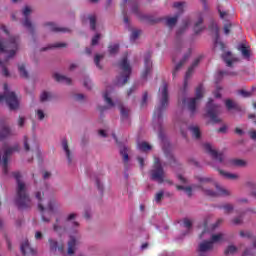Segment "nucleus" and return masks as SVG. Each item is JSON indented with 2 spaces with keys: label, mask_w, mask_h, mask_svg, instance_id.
I'll use <instances>...</instances> for the list:
<instances>
[{
  "label": "nucleus",
  "mask_w": 256,
  "mask_h": 256,
  "mask_svg": "<svg viewBox=\"0 0 256 256\" xmlns=\"http://www.w3.org/2000/svg\"><path fill=\"white\" fill-rule=\"evenodd\" d=\"M222 209H224L225 213H231L233 211L234 207L232 204H226L222 206Z\"/></svg>",
  "instance_id": "6e6d98bb"
},
{
  "label": "nucleus",
  "mask_w": 256,
  "mask_h": 256,
  "mask_svg": "<svg viewBox=\"0 0 256 256\" xmlns=\"http://www.w3.org/2000/svg\"><path fill=\"white\" fill-rule=\"evenodd\" d=\"M218 172L220 173V175L222 177H224V179H230L231 181H235L236 179H239V175H237V174L225 172L221 169H218Z\"/></svg>",
  "instance_id": "473e14b6"
},
{
  "label": "nucleus",
  "mask_w": 256,
  "mask_h": 256,
  "mask_svg": "<svg viewBox=\"0 0 256 256\" xmlns=\"http://www.w3.org/2000/svg\"><path fill=\"white\" fill-rule=\"evenodd\" d=\"M9 86L4 84V95L0 94V103L1 101H5L11 111H15V109H19V100L17 99V95L15 92H8Z\"/></svg>",
  "instance_id": "6e6552de"
},
{
  "label": "nucleus",
  "mask_w": 256,
  "mask_h": 256,
  "mask_svg": "<svg viewBox=\"0 0 256 256\" xmlns=\"http://www.w3.org/2000/svg\"><path fill=\"white\" fill-rule=\"evenodd\" d=\"M17 49H19V38L12 36L7 42L0 40V53H9L8 59H11V57H15ZM0 67H2V74L4 75V77H9V70L5 65H3V62L1 60Z\"/></svg>",
  "instance_id": "39448f33"
},
{
  "label": "nucleus",
  "mask_w": 256,
  "mask_h": 256,
  "mask_svg": "<svg viewBox=\"0 0 256 256\" xmlns=\"http://www.w3.org/2000/svg\"><path fill=\"white\" fill-rule=\"evenodd\" d=\"M218 75H219V77H223L224 75H237V73H235V72H227L225 70H220V71H218Z\"/></svg>",
  "instance_id": "13d9d810"
},
{
  "label": "nucleus",
  "mask_w": 256,
  "mask_h": 256,
  "mask_svg": "<svg viewBox=\"0 0 256 256\" xmlns=\"http://www.w3.org/2000/svg\"><path fill=\"white\" fill-rule=\"evenodd\" d=\"M101 59H103V55L101 54H96L94 57V63L96 65V67H98V69H103V67H101Z\"/></svg>",
  "instance_id": "de8ad7c7"
},
{
  "label": "nucleus",
  "mask_w": 256,
  "mask_h": 256,
  "mask_svg": "<svg viewBox=\"0 0 256 256\" xmlns=\"http://www.w3.org/2000/svg\"><path fill=\"white\" fill-rule=\"evenodd\" d=\"M141 35V30H133L130 36L131 41H135Z\"/></svg>",
  "instance_id": "603ef678"
},
{
  "label": "nucleus",
  "mask_w": 256,
  "mask_h": 256,
  "mask_svg": "<svg viewBox=\"0 0 256 256\" xmlns=\"http://www.w3.org/2000/svg\"><path fill=\"white\" fill-rule=\"evenodd\" d=\"M13 151H19V145H15L14 147H9L4 151L3 156L0 154V163H2L3 173L7 175L9 173L8 165H9V157L13 155Z\"/></svg>",
  "instance_id": "f8f14e48"
},
{
  "label": "nucleus",
  "mask_w": 256,
  "mask_h": 256,
  "mask_svg": "<svg viewBox=\"0 0 256 256\" xmlns=\"http://www.w3.org/2000/svg\"><path fill=\"white\" fill-rule=\"evenodd\" d=\"M53 229L56 233H63V231H67V228L59 226V218L56 219V223L53 225Z\"/></svg>",
  "instance_id": "c03bdc74"
},
{
  "label": "nucleus",
  "mask_w": 256,
  "mask_h": 256,
  "mask_svg": "<svg viewBox=\"0 0 256 256\" xmlns=\"http://www.w3.org/2000/svg\"><path fill=\"white\" fill-rule=\"evenodd\" d=\"M184 227L185 229H187V231H191L192 227H193V222H191V220L189 218H185L183 221Z\"/></svg>",
  "instance_id": "3c124183"
},
{
  "label": "nucleus",
  "mask_w": 256,
  "mask_h": 256,
  "mask_svg": "<svg viewBox=\"0 0 256 256\" xmlns=\"http://www.w3.org/2000/svg\"><path fill=\"white\" fill-rule=\"evenodd\" d=\"M77 219V213H70L66 216L65 221L69 223L70 227L68 229L70 240L68 241V255H74L77 245H79V227L81 224L75 221Z\"/></svg>",
  "instance_id": "20e7f679"
},
{
  "label": "nucleus",
  "mask_w": 256,
  "mask_h": 256,
  "mask_svg": "<svg viewBox=\"0 0 256 256\" xmlns=\"http://www.w3.org/2000/svg\"><path fill=\"white\" fill-rule=\"evenodd\" d=\"M189 131H191L194 139H201V130L199 129V126H190Z\"/></svg>",
  "instance_id": "72a5a7b5"
},
{
  "label": "nucleus",
  "mask_w": 256,
  "mask_h": 256,
  "mask_svg": "<svg viewBox=\"0 0 256 256\" xmlns=\"http://www.w3.org/2000/svg\"><path fill=\"white\" fill-rule=\"evenodd\" d=\"M88 19L90 21V29L95 31L97 29V17L95 15H90Z\"/></svg>",
  "instance_id": "58836bf2"
},
{
  "label": "nucleus",
  "mask_w": 256,
  "mask_h": 256,
  "mask_svg": "<svg viewBox=\"0 0 256 256\" xmlns=\"http://www.w3.org/2000/svg\"><path fill=\"white\" fill-rule=\"evenodd\" d=\"M51 99V93L50 92H43L40 95V101L42 103H45V101H49Z\"/></svg>",
  "instance_id": "09e8293b"
},
{
  "label": "nucleus",
  "mask_w": 256,
  "mask_h": 256,
  "mask_svg": "<svg viewBox=\"0 0 256 256\" xmlns=\"http://www.w3.org/2000/svg\"><path fill=\"white\" fill-rule=\"evenodd\" d=\"M160 91L161 94L158 96V105L154 109L153 124L154 129L160 131V139H163V136H161V131L163 129V113H165L167 107H169V86L167 83L164 82L162 84Z\"/></svg>",
  "instance_id": "f257e3e1"
},
{
  "label": "nucleus",
  "mask_w": 256,
  "mask_h": 256,
  "mask_svg": "<svg viewBox=\"0 0 256 256\" xmlns=\"http://www.w3.org/2000/svg\"><path fill=\"white\" fill-rule=\"evenodd\" d=\"M99 39H101V34H96V35L92 38L91 45H93V46L97 45V43H99Z\"/></svg>",
  "instance_id": "bf43d9fd"
},
{
  "label": "nucleus",
  "mask_w": 256,
  "mask_h": 256,
  "mask_svg": "<svg viewBox=\"0 0 256 256\" xmlns=\"http://www.w3.org/2000/svg\"><path fill=\"white\" fill-rule=\"evenodd\" d=\"M110 55H115L119 53V44H113L108 47Z\"/></svg>",
  "instance_id": "49530a36"
},
{
  "label": "nucleus",
  "mask_w": 256,
  "mask_h": 256,
  "mask_svg": "<svg viewBox=\"0 0 256 256\" xmlns=\"http://www.w3.org/2000/svg\"><path fill=\"white\" fill-rule=\"evenodd\" d=\"M128 151H129V149L125 146L120 150V155H122V157H123L125 167H127V163H129Z\"/></svg>",
  "instance_id": "f704fd0d"
},
{
  "label": "nucleus",
  "mask_w": 256,
  "mask_h": 256,
  "mask_svg": "<svg viewBox=\"0 0 256 256\" xmlns=\"http://www.w3.org/2000/svg\"><path fill=\"white\" fill-rule=\"evenodd\" d=\"M220 241H223V234L219 233V234H213L211 237L210 242L212 243V245L214 243H220Z\"/></svg>",
  "instance_id": "a19ab883"
},
{
  "label": "nucleus",
  "mask_w": 256,
  "mask_h": 256,
  "mask_svg": "<svg viewBox=\"0 0 256 256\" xmlns=\"http://www.w3.org/2000/svg\"><path fill=\"white\" fill-rule=\"evenodd\" d=\"M118 67L121 71L118 81H121L122 79V85H127L132 72L131 64H129L127 56H124L122 58V60L118 63Z\"/></svg>",
  "instance_id": "9d476101"
},
{
  "label": "nucleus",
  "mask_w": 256,
  "mask_h": 256,
  "mask_svg": "<svg viewBox=\"0 0 256 256\" xmlns=\"http://www.w3.org/2000/svg\"><path fill=\"white\" fill-rule=\"evenodd\" d=\"M201 59H203V56H198L192 63V65L188 68L185 79H184V87H187V81L191 78V75H193V71H195V67H198L201 63Z\"/></svg>",
  "instance_id": "f3484780"
},
{
  "label": "nucleus",
  "mask_w": 256,
  "mask_h": 256,
  "mask_svg": "<svg viewBox=\"0 0 256 256\" xmlns=\"http://www.w3.org/2000/svg\"><path fill=\"white\" fill-rule=\"evenodd\" d=\"M225 107L228 111H238V113H241V111H243V108L241 107V105H239V103L231 100V99H226L225 100Z\"/></svg>",
  "instance_id": "412c9836"
},
{
  "label": "nucleus",
  "mask_w": 256,
  "mask_h": 256,
  "mask_svg": "<svg viewBox=\"0 0 256 256\" xmlns=\"http://www.w3.org/2000/svg\"><path fill=\"white\" fill-rule=\"evenodd\" d=\"M240 95H242V97H244V98L252 97L253 92H249V91H246V90H240Z\"/></svg>",
  "instance_id": "4d7b16f0"
},
{
  "label": "nucleus",
  "mask_w": 256,
  "mask_h": 256,
  "mask_svg": "<svg viewBox=\"0 0 256 256\" xmlns=\"http://www.w3.org/2000/svg\"><path fill=\"white\" fill-rule=\"evenodd\" d=\"M175 9H178V14L174 17H168L166 19L167 27H175L177 25V21L179 19V15L183 13V8L185 7V2H176L173 4Z\"/></svg>",
  "instance_id": "ddd939ff"
},
{
  "label": "nucleus",
  "mask_w": 256,
  "mask_h": 256,
  "mask_svg": "<svg viewBox=\"0 0 256 256\" xmlns=\"http://www.w3.org/2000/svg\"><path fill=\"white\" fill-rule=\"evenodd\" d=\"M36 114L39 121H43V119H45V112H43V110H37Z\"/></svg>",
  "instance_id": "052dcab7"
},
{
  "label": "nucleus",
  "mask_w": 256,
  "mask_h": 256,
  "mask_svg": "<svg viewBox=\"0 0 256 256\" xmlns=\"http://www.w3.org/2000/svg\"><path fill=\"white\" fill-rule=\"evenodd\" d=\"M23 15L25 17L23 21V26L30 31V33H33L35 29L33 28V24L31 23V20L29 19V15H31V8L29 6H26L23 10Z\"/></svg>",
  "instance_id": "a211bd4d"
},
{
  "label": "nucleus",
  "mask_w": 256,
  "mask_h": 256,
  "mask_svg": "<svg viewBox=\"0 0 256 256\" xmlns=\"http://www.w3.org/2000/svg\"><path fill=\"white\" fill-rule=\"evenodd\" d=\"M45 25L46 27H49V31H52L53 33H69V31H71L69 28L59 27L53 22H48Z\"/></svg>",
  "instance_id": "b1692460"
},
{
  "label": "nucleus",
  "mask_w": 256,
  "mask_h": 256,
  "mask_svg": "<svg viewBox=\"0 0 256 256\" xmlns=\"http://www.w3.org/2000/svg\"><path fill=\"white\" fill-rule=\"evenodd\" d=\"M197 180L199 181L200 189H203L204 193L208 195V197H228V195H231V192L229 190L219 186L216 184V192L213 190H207L203 188L204 185H207V183H213V178L211 177H198Z\"/></svg>",
  "instance_id": "423d86ee"
},
{
  "label": "nucleus",
  "mask_w": 256,
  "mask_h": 256,
  "mask_svg": "<svg viewBox=\"0 0 256 256\" xmlns=\"http://www.w3.org/2000/svg\"><path fill=\"white\" fill-rule=\"evenodd\" d=\"M230 163L234 167H245V165H247V162L245 160H241V159H233L230 161Z\"/></svg>",
  "instance_id": "4c0bfd02"
},
{
  "label": "nucleus",
  "mask_w": 256,
  "mask_h": 256,
  "mask_svg": "<svg viewBox=\"0 0 256 256\" xmlns=\"http://www.w3.org/2000/svg\"><path fill=\"white\" fill-rule=\"evenodd\" d=\"M189 57H191V50H189L188 53L184 55L182 60H180V62L175 66V68L172 72L173 79H175L177 77V73H179V71H181V67H183V65H185V63L187 62V59H189Z\"/></svg>",
  "instance_id": "6ab92c4d"
},
{
  "label": "nucleus",
  "mask_w": 256,
  "mask_h": 256,
  "mask_svg": "<svg viewBox=\"0 0 256 256\" xmlns=\"http://www.w3.org/2000/svg\"><path fill=\"white\" fill-rule=\"evenodd\" d=\"M96 186H97V189L100 191V193L103 194V184H101L99 179H96Z\"/></svg>",
  "instance_id": "e2e57ef3"
},
{
  "label": "nucleus",
  "mask_w": 256,
  "mask_h": 256,
  "mask_svg": "<svg viewBox=\"0 0 256 256\" xmlns=\"http://www.w3.org/2000/svg\"><path fill=\"white\" fill-rule=\"evenodd\" d=\"M62 147H63V149H64V151L66 153V157L68 159V163H69V165H71V163H72L71 150H69V143L67 142V139H64L62 141Z\"/></svg>",
  "instance_id": "2f4dec72"
},
{
  "label": "nucleus",
  "mask_w": 256,
  "mask_h": 256,
  "mask_svg": "<svg viewBox=\"0 0 256 256\" xmlns=\"http://www.w3.org/2000/svg\"><path fill=\"white\" fill-rule=\"evenodd\" d=\"M205 26H203V17H199L197 22L194 24V33L195 35H199L202 31H204Z\"/></svg>",
  "instance_id": "bb28decb"
},
{
  "label": "nucleus",
  "mask_w": 256,
  "mask_h": 256,
  "mask_svg": "<svg viewBox=\"0 0 256 256\" xmlns=\"http://www.w3.org/2000/svg\"><path fill=\"white\" fill-rule=\"evenodd\" d=\"M235 253H237V247L234 245H229L224 251V255H235Z\"/></svg>",
  "instance_id": "79ce46f5"
},
{
  "label": "nucleus",
  "mask_w": 256,
  "mask_h": 256,
  "mask_svg": "<svg viewBox=\"0 0 256 256\" xmlns=\"http://www.w3.org/2000/svg\"><path fill=\"white\" fill-rule=\"evenodd\" d=\"M207 115L212 123H221L219 115H221V106L213 104V99L209 98L207 105Z\"/></svg>",
  "instance_id": "9b49d317"
},
{
  "label": "nucleus",
  "mask_w": 256,
  "mask_h": 256,
  "mask_svg": "<svg viewBox=\"0 0 256 256\" xmlns=\"http://www.w3.org/2000/svg\"><path fill=\"white\" fill-rule=\"evenodd\" d=\"M12 175L17 183L15 201L18 209H30L33 203L27 193V186L21 181V172H13Z\"/></svg>",
  "instance_id": "f03ea898"
},
{
  "label": "nucleus",
  "mask_w": 256,
  "mask_h": 256,
  "mask_svg": "<svg viewBox=\"0 0 256 256\" xmlns=\"http://www.w3.org/2000/svg\"><path fill=\"white\" fill-rule=\"evenodd\" d=\"M240 51L243 57H245L246 59H249V57H251V51L247 49V46L245 44H241Z\"/></svg>",
  "instance_id": "ea45409f"
},
{
  "label": "nucleus",
  "mask_w": 256,
  "mask_h": 256,
  "mask_svg": "<svg viewBox=\"0 0 256 256\" xmlns=\"http://www.w3.org/2000/svg\"><path fill=\"white\" fill-rule=\"evenodd\" d=\"M75 101H83L85 99V95L83 94H76L74 96Z\"/></svg>",
  "instance_id": "338daca9"
},
{
  "label": "nucleus",
  "mask_w": 256,
  "mask_h": 256,
  "mask_svg": "<svg viewBox=\"0 0 256 256\" xmlns=\"http://www.w3.org/2000/svg\"><path fill=\"white\" fill-rule=\"evenodd\" d=\"M119 110L122 121H124V119H129V109L125 108L123 104H120Z\"/></svg>",
  "instance_id": "c9c22d12"
},
{
  "label": "nucleus",
  "mask_w": 256,
  "mask_h": 256,
  "mask_svg": "<svg viewBox=\"0 0 256 256\" xmlns=\"http://www.w3.org/2000/svg\"><path fill=\"white\" fill-rule=\"evenodd\" d=\"M84 87H86V89H91V80L89 78L84 80Z\"/></svg>",
  "instance_id": "0e129e2a"
},
{
  "label": "nucleus",
  "mask_w": 256,
  "mask_h": 256,
  "mask_svg": "<svg viewBox=\"0 0 256 256\" xmlns=\"http://www.w3.org/2000/svg\"><path fill=\"white\" fill-rule=\"evenodd\" d=\"M150 179L159 184L164 183L165 181V170L161 164V159H159L157 156L154 157V164L150 170Z\"/></svg>",
  "instance_id": "0eeeda50"
},
{
  "label": "nucleus",
  "mask_w": 256,
  "mask_h": 256,
  "mask_svg": "<svg viewBox=\"0 0 256 256\" xmlns=\"http://www.w3.org/2000/svg\"><path fill=\"white\" fill-rule=\"evenodd\" d=\"M224 33L225 35H229V33H231V23L224 25Z\"/></svg>",
  "instance_id": "680f3d73"
},
{
  "label": "nucleus",
  "mask_w": 256,
  "mask_h": 256,
  "mask_svg": "<svg viewBox=\"0 0 256 256\" xmlns=\"http://www.w3.org/2000/svg\"><path fill=\"white\" fill-rule=\"evenodd\" d=\"M35 198L38 201V210L41 213L42 221L44 223H49L51 218L46 217L45 215H53L55 207H57V201L51 197H45V192L38 191L35 194Z\"/></svg>",
  "instance_id": "7ed1b4c3"
},
{
  "label": "nucleus",
  "mask_w": 256,
  "mask_h": 256,
  "mask_svg": "<svg viewBox=\"0 0 256 256\" xmlns=\"http://www.w3.org/2000/svg\"><path fill=\"white\" fill-rule=\"evenodd\" d=\"M48 243L52 253H55V251H59V253H65V246L63 244L59 245L57 240L49 239Z\"/></svg>",
  "instance_id": "5701e85b"
},
{
  "label": "nucleus",
  "mask_w": 256,
  "mask_h": 256,
  "mask_svg": "<svg viewBox=\"0 0 256 256\" xmlns=\"http://www.w3.org/2000/svg\"><path fill=\"white\" fill-rule=\"evenodd\" d=\"M20 251L24 256L35 255V250L31 248V245L29 244V240H25L24 242H22L20 246Z\"/></svg>",
  "instance_id": "4be33fe9"
},
{
  "label": "nucleus",
  "mask_w": 256,
  "mask_h": 256,
  "mask_svg": "<svg viewBox=\"0 0 256 256\" xmlns=\"http://www.w3.org/2000/svg\"><path fill=\"white\" fill-rule=\"evenodd\" d=\"M200 99H203L202 84L196 88V96L194 98H185L183 100V105H187V109L190 111L191 115H195V112L197 111V103H199Z\"/></svg>",
  "instance_id": "1a4fd4ad"
},
{
  "label": "nucleus",
  "mask_w": 256,
  "mask_h": 256,
  "mask_svg": "<svg viewBox=\"0 0 256 256\" xmlns=\"http://www.w3.org/2000/svg\"><path fill=\"white\" fill-rule=\"evenodd\" d=\"M54 79L57 83H65V85H71V78L63 76L61 74H54Z\"/></svg>",
  "instance_id": "c756f323"
},
{
  "label": "nucleus",
  "mask_w": 256,
  "mask_h": 256,
  "mask_svg": "<svg viewBox=\"0 0 256 256\" xmlns=\"http://www.w3.org/2000/svg\"><path fill=\"white\" fill-rule=\"evenodd\" d=\"M164 155L166 159H168L169 165H173V163H177V160H175V156H173V153L168 148L163 147Z\"/></svg>",
  "instance_id": "7c9ffc66"
},
{
  "label": "nucleus",
  "mask_w": 256,
  "mask_h": 256,
  "mask_svg": "<svg viewBox=\"0 0 256 256\" xmlns=\"http://www.w3.org/2000/svg\"><path fill=\"white\" fill-rule=\"evenodd\" d=\"M31 147L34 149H39V145L37 144V140L33 139L29 141L27 136H24V149L25 151H31Z\"/></svg>",
  "instance_id": "a878e982"
},
{
  "label": "nucleus",
  "mask_w": 256,
  "mask_h": 256,
  "mask_svg": "<svg viewBox=\"0 0 256 256\" xmlns=\"http://www.w3.org/2000/svg\"><path fill=\"white\" fill-rule=\"evenodd\" d=\"M240 236H242V237H247L248 239H251L252 234H251V232H244V231H241V232H240Z\"/></svg>",
  "instance_id": "774afa93"
},
{
  "label": "nucleus",
  "mask_w": 256,
  "mask_h": 256,
  "mask_svg": "<svg viewBox=\"0 0 256 256\" xmlns=\"http://www.w3.org/2000/svg\"><path fill=\"white\" fill-rule=\"evenodd\" d=\"M211 249H213V242H211V240L204 241L199 245V251H201V253H205V251H211Z\"/></svg>",
  "instance_id": "c85d7f7f"
},
{
  "label": "nucleus",
  "mask_w": 256,
  "mask_h": 256,
  "mask_svg": "<svg viewBox=\"0 0 256 256\" xmlns=\"http://www.w3.org/2000/svg\"><path fill=\"white\" fill-rule=\"evenodd\" d=\"M204 149H205L206 153L211 155V157L213 159H215L219 163H223V159H224L223 154H221V153L217 152V150L213 149L211 144H209V143L204 144Z\"/></svg>",
  "instance_id": "2eb2a0df"
},
{
  "label": "nucleus",
  "mask_w": 256,
  "mask_h": 256,
  "mask_svg": "<svg viewBox=\"0 0 256 256\" xmlns=\"http://www.w3.org/2000/svg\"><path fill=\"white\" fill-rule=\"evenodd\" d=\"M149 99V94L147 92L143 93L141 107H147V100Z\"/></svg>",
  "instance_id": "864d4df0"
},
{
  "label": "nucleus",
  "mask_w": 256,
  "mask_h": 256,
  "mask_svg": "<svg viewBox=\"0 0 256 256\" xmlns=\"http://www.w3.org/2000/svg\"><path fill=\"white\" fill-rule=\"evenodd\" d=\"M61 47H67V44H65V43H55L54 45L49 46L48 49H59Z\"/></svg>",
  "instance_id": "5fc2aeb1"
},
{
  "label": "nucleus",
  "mask_w": 256,
  "mask_h": 256,
  "mask_svg": "<svg viewBox=\"0 0 256 256\" xmlns=\"http://www.w3.org/2000/svg\"><path fill=\"white\" fill-rule=\"evenodd\" d=\"M138 149L140 151H151V145L147 142H142L138 144Z\"/></svg>",
  "instance_id": "a18cd8bd"
},
{
  "label": "nucleus",
  "mask_w": 256,
  "mask_h": 256,
  "mask_svg": "<svg viewBox=\"0 0 256 256\" xmlns=\"http://www.w3.org/2000/svg\"><path fill=\"white\" fill-rule=\"evenodd\" d=\"M103 97H104L105 103H107L109 107H115V103L113 102V99L109 97V93L107 91L104 93Z\"/></svg>",
  "instance_id": "37998d69"
},
{
  "label": "nucleus",
  "mask_w": 256,
  "mask_h": 256,
  "mask_svg": "<svg viewBox=\"0 0 256 256\" xmlns=\"http://www.w3.org/2000/svg\"><path fill=\"white\" fill-rule=\"evenodd\" d=\"M132 13H134V15L137 16L138 19H140V21H142V23H148L149 25H153L159 21V20L153 18V16H149V15L140 13L139 6H137V5H134L132 7Z\"/></svg>",
  "instance_id": "4468645a"
},
{
  "label": "nucleus",
  "mask_w": 256,
  "mask_h": 256,
  "mask_svg": "<svg viewBox=\"0 0 256 256\" xmlns=\"http://www.w3.org/2000/svg\"><path fill=\"white\" fill-rule=\"evenodd\" d=\"M11 135H13L11 128L4 126L0 129V141L7 139V137H11Z\"/></svg>",
  "instance_id": "cd10ccee"
},
{
  "label": "nucleus",
  "mask_w": 256,
  "mask_h": 256,
  "mask_svg": "<svg viewBox=\"0 0 256 256\" xmlns=\"http://www.w3.org/2000/svg\"><path fill=\"white\" fill-rule=\"evenodd\" d=\"M144 65L145 69L141 74L142 79H147V76L149 73H151V69L153 67V62H151V53L147 52L145 57H144Z\"/></svg>",
  "instance_id": "dca6fc26"
},
{
  "label": "nucleus",
  "mask_w": 256,
  "mask_h": 256,
  "mask_svg": "<svg viewBox=\"0 0 256 256\" xmlns=\"http://www.w3.org/2000/svg\"><path fill=\"white\" fill-rule=\"evenodd\" d=\"M222 59L224 63H226L227 67H233V63H237V61H239V58L233 56L229 51L222 55Z\"/></svg>",
  "instance_id": "aec40b11"
},
{
  "label": "nucleus",
  "mask_w": 256,
  "mask_h": 256,
  "mask_svg": "<svg viewBox=\"0 0 256 256\" xmlns=\"http://www.w3.org/2000/svg\"><path fill=\"white\" fill-rule=\"evenodd\" d=\"M221 223H223V218H220L216 221V223H214L212 225V229H217V227H219V225H221Z\"/></svg>",
  "instance_id": "69168bd1"
},
{
  "label": "nucleus",
  "mask_w": 256,
  "mask_h": 256,
  "mask_svg": "<svg viewBox=\"0 0 256 256\" xmlns=\"http://www.w3.org/2000/svg\"><path fill=\"white\" fill-rule=\"evenodd\" d=\"M18 71L21 77L23 79H28L29 78V72L25 69V64H19L18 65Z\"/></svg>",
  "instance_id": "e433bc0d"
},
{
  "label": "nucleus",
  "mask_w": 256,
  "mask_h": 256,
  "mask_svg": "<svg viewBox=\"0 0 256 256\" xmlns=\"http://www.w3.org/2000/svg\"><path fill=\"white\" fill-rule=\"evenodd\" d=\"M165 196V192H163L162 190H160L158 193H156L155 195V202L156 203H161V201H163V197Z\"/></svg>",
  "instance_id": "8fccbe9b"
},
{
  "label": "nucleus",
  "mask_w": 256,
  "mask_h": 256,
  "mask_svg": "<svg viewBox=\"0 0 256 256\" xmlns=\"http://www.w3.org/2000/svg\"><path fill=\"white\" fill-rule=\"evenodd\" d=\"M209 29H210L211 31H213V29H214V31H215V33H216L215 47H217V45H219V46H220V49H221L222 51H224V50H225V44H224L223 42H220V41H219V28L217 27V24L212 23V24L209 26Z\"/></svg>",
  "instance_id": "393cba45"
}]
</instances>
